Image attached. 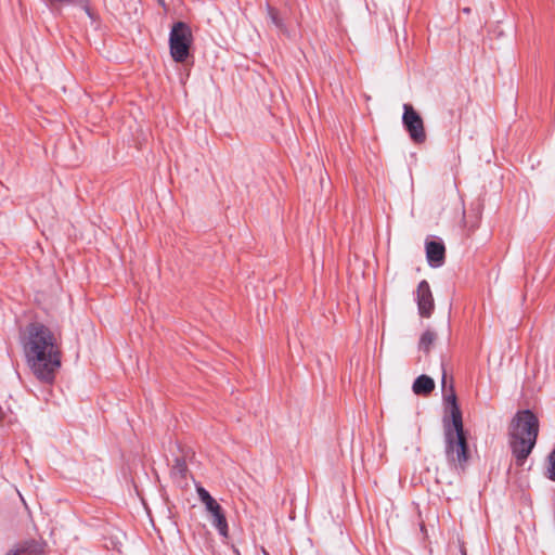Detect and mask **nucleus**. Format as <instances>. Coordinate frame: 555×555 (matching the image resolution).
Wrapping results in <instances>:
<instances>
[{
    "instance_id": "obj_13",
    "label": "nucleus",
    "mask_w": 555,
    "mask_h": 555,
    "mask_svg": "<svg viewBox=\"0 0 555 555\" xmlns=\"http://www.w3.org/2000/svg\"><path fill=\"white\" fill-rule=\"evenodd\" d=\"M446 400L447 402L450 404V416H451V423L450 424H454V417H455V413L457 412V415H459V421H462V413H461V410L456 403V396H455V392H454V389L453 387L451 386L450 387V392L447 393L446 396Z\"/></svg>"
},
{
    "instance_id": "obj_6",
    "label": "nucleus",
    "mask_w": 555,
    "mask_h": 555,
    "mask_svg": "<svg viewBox=\"0 0 555 555\" xmlns=\"http://www.w3.org/2000/svg\"><path fill=\"white\" fill-rule=\"evenodd\" d=\"M418 312L422 317L429 318L434 310V298L426 281H422L416 289Z\"/></svg>"
},
{
    "instance_id": "obj_2",
    "label": "nucleus",
    "mask_w": 555,
    "mask_h": 555,
    "mask_svg": "<svg viewBox=\"0 0 555 555\" xmlns=\"http://www.w3.org/2000/svg\"><path fill=\"white\" fill-rule=\"evenodd\" d=\"M539 435V421L529 410L518 412L508 427V444L515 463L521 466L533 450Z\"/></svg>"
},
{
    "instance_id": "obj_8",
    "label": "nucleus",
    "mask_w": 555,
    "mask_h": 555,
    "mask_svg": "<svg viewBox=\"0 0 555 555\" xmlns=\"http://www.w3.org/2000/svg\"><path fill=\"white\" fill-rule=\"evenodd\" d=\"M444 245H427L426 256L430 266L439 267L444 259Z\"/></svg>"
},
{
    "instance_id": "obj_9",
    "label": "nucleus",
    "mask_w": 555,
    "mask_h": 555,
    "mask_svg": "<svg viewBox=\"0 0 555 555\" xmlns=\"http://www.w3.org/2000/svg\"><path fill=\"white\" fill-rule=\"evenodd\" d=\"M5 555H41L33 543H18L13 545Z\"/></svg>"
},
{
    "instance_id": "obj_12",
    "label": "nucleus",
    "mask_w": 555,
    "mask_h": 555,
    "mask_svg": "<svg viewBox=\"0 0 555 555\" xmlns=\"http://www.w3.org/2000/svg\"><path fill=\"white\" fill-rule=\"evenodd\" d=\"M212 516V524L218 529L221 535L228 537V524L224 514L222 513V508L220 507L218 512L210 513Z\"/></svg>"
},
{
    "instance_id": "obj_16",
    "label": "nucleus",
    "mask_w": 555,
    "mask_h": 555,
    "mask_svg": "<svg viewBox=\"0 0 555 555\" xmlns=\"http://www.w3.org/2000/svg\"><path fill=\"white\" fill-rule=\"evenodd\" d=\"M446 379H447V376H446V373H443V376H442V385L443 386L446 385Z\"/></svg>"
},
{
    "instance_id": "obj_3",
    "label": "nucleus",
    "mask_w": 555,
    "mask_h": 555,
    "mask_svg": "<svg viewBox=\"0 0 555 555\" xmlns=\"http://www.w3.org/2000/svg\"><path fill=\"white\" fill-rule=\"evenodd\" d=\"M444 437L446 455L449 463L455 468L463 469L468 461L469 454L463 421H459L457 412L455 413L454 424L446 425Z\"/></svg>"
},
{
    "instance_id": "obj_11",
    "label": "nucleus",
    "mask_w": 555,
    "mask_h": 555,
    "mask_svg": "<svg viewBox=\"0 0 555 555\" xmlns=\"http://www.w3.org/2000/svg\"><path fill=\"white\" fill-rule=\"evenodd\" d=\"M436 339L437 335L434 331H425L420 337L418 349L425 353H428Z\"/></svg>"
},
{
    "instance_id": "obj_1",
    "label": "nucleus",
    "mask_w": 555,
    "mask_h": 555,
    "mask_svg": "<svg viewBox=\"0 0 555 555\" xmlns=\"http://www.w3.org/2000/svg\"><path fill=\"white\" fill-rule=\"evenodd\" d=\"M22 344L33 375L41 382L52 383L61 367L60 335L42 323H31L23 333Z\"/></svg>"
},
{
    "instance_id": "obj_7",
    "label": "nucleus",
    "mask_w": 555,
    "mask_h": 555,
    "mask_svg": "<svg viewBox=\"0 0 555 555\" xmlns=\"http://www.w3.org/2000/svg\"><path fill=\"white\" fill-rule=\"evenodd\" d=\"M435 389V382L427 375L418 376L412 386V390L417 396H426Z\"/></svg>"
},
{
    "instance_id": "obj_5",
    "label": "nucleus",
    "mask_w": 555,
    "mask_h": 555,
    "mask_svg": "<svg viewBox=\"0 0 555 555\" xmlns=\"http://www.w3.org/2000/svg\"><path fill=\"white\" fill-rule=\"evenodd\" d=\"M402 124L413 142L418 144L425 142L426 133L423 119L410 104L403 105Z\"/></svg>"
},
{
    "instance_id": "obj_17",
    "label": "nucleus",
    "mask_w": 555,
    "mask_h": 555,
    "mask_svg": "<svg viewBox=\"0 0 555 555\" xmlns=\"http://www.w3.org/2000/svg\"><path fill=\"white\" fill-rule=\"evenodd\" d=\"M263 554H264V555H268V553H267V551H266V550H263Z\"/></svg>"
},
{
    "instance_id": "obj_15",
    "label": "nucleus",
    "mask_w": 555,
    "mask_h": 555,
    "mask_svg": "<svg viewBox=\"0 0 555 555\" xmlns=\"http://www.w3.org/2000/svg\"><path fill=\"white\" fill-rule=\"evenodd\" d=\"M269 16L271 18V22L274 24L276 28H279L282 31H285L284 23L282 18L279 16V14L272 9L269 8Z\"/></svg>"
},
{
    "instance_id": "obj_10",
    "label": "nucleus",
    "mask_w": 555,
    "mask_h": 555,
    "mask_svg": "<svg viewBox=\"0 0 555 555\" xmlns=\"http://www.w3.org/2000/svg\"><path fill=\"white\" fill-rule=\"evenodd\" d=\"M197 494L209 514L212 512H218V509L221 507L219 503L203 487L197 488Z\"/></svg>"
},
{
    "instance_id": "obj_4",
    "label": "nucleus",
    "mask_w": 555,
    "mask_h": 555,
    "mask_svg": "<svg viewBox=\"0 0 555 555\" xmlns=\"http://www.w3.org/2000/svg\"><path fill=\"white\" fill-rule=\"evenodd\" d=\"M192 42L191 30L182 22L175 24L170 31L169 46L170 54L176 62H183L189 56Z\"/></svg>"
},
{
    "instance_id": "obj_14",
    "label": "nucleus",
    "mask_w": 555,
    "mask_h": 555,
    "mask_svg": "<svg viewBox=\"0 0 555 555\" xmlns=\"http://www.w3.org/2000/svg\"><path fill=\"white\" fill-rule=\"evenodd\" d=\"M547 476L551 480L555 481V449L547 457Z\"/></svg>"
}]
</instances>
